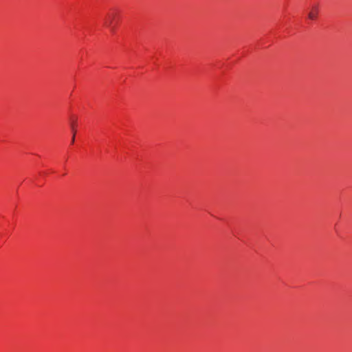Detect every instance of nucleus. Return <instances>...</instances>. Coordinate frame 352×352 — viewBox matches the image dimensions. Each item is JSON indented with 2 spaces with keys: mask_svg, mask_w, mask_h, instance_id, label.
<instances>
[{
  "mask_svg": "<svg viewBox=\"0 0 352 352\" xmlns=\"http://www.w3.org/2000/svg\"><path fill=\"white\" fill-rule=\"evenodd\" d=\"M319 12V7L318 5H314L311 7L310 11L308 13V17L311 20H316L318 17Z\"/></svg>",
  "mask_w": 352,
  "mask_h": 352,
  "instance_id": "f257e3e1",
  "label": "nucleus"
},
{
  "mask_svg": "<svg viewBox=\"0 0 352 352\" xmlns=\"http://www.w3.org/2000/svg\"><path fill=\"white\" fill-rule=\"evenodd\" d=\"M70 127L73 133L72 143H74L75 141V135L76 133V118L74 117H72L70 118Z\"/></svg>",
  "mask_w": 352,
  "mask_h": 352,
  "instance_id": "f03ea898",
  "label": "nucleus"
},
{
  "mask_svg": "<svg viewBox=\"0 0 352 352\" xmlns=\"http://www.w3.org/2000/svg\"><path fill=\"white\" fill-rule=\"evenodd\" d=\"M114 18V14H108L105 19L104 25L107 27L111 28Z\"/></svg>",
  "mask_w": 352,
  "mask_h": 352,
  "instance_id": "7ed1b4c3",
  "label": "nucleus"
}]
</instances>
